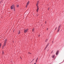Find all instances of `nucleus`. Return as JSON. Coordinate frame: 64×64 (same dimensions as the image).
<instances>
[{
    "label": "nucleus",
    "instance_id": "f257e3e1",
    "mask_svg": "<svg viewBox=\"0 0 64 64\" xmlns=\"http://www.w3.org/2000/svg\"><path fill=\"white\" fill-rule=\"evenodd\" d=\"M7 40H5L4 41V45L2 47V48H4V47H5L6 45V42H7Z\"/></svg>",
    "mask_w": 64,
    "mask_h": 64
},
{
    "label": "nucleus",
    "instance_id": "f03ea898",
    "mask_svg": "<svg viewBox=\"0 0 64 64\" xmlns=\"http://www.w3.org/2000/svg\"><path fill=\"white\" fill-rule=\"evenodd\" d=\"M13 8L14 9L15 8V5H14V4H13L11 6L10 8L11 9H13Z\"/></svg>",
    "mask_w": 64,
    "mask_h": 64
},
{
    "label": "nucleus",
    "instance_id": "7ed1b4c3",
    "mask_svg": "<svg viewBox=\"0 0 64 64\" xmlns=\"http://www.w3.org/2000/svg\"><path fill=\"white\" fill-rule=\"evenodd\" d=\"M61 27V25H60L59 26L58 28V32L59 31H60V28Z\"/></svg>",
    "mask_w": 64,
    "mask_h": 64
},
{
    "label": "nucleus",
    "instance_id": "20e7f679",
    "mask_svg": "<svg viewBox=\"0 0 64 64\" xmlns=\"http://www.w3.org/2000/svg\"><path fill=\"white\" fill-rule=\"evenodd\" d=\"M28 29H27L26 30H25L24 32V33H27V32H28Z\"/></svg>",
    "mask_w": 64,
    "mask_h": 64
},
{
    "label": "nucleus",
    "instance_id": "39448f33",
    "mask_svg": "<svg viewBox=\"0 0 64 64\" xmlns=\"http://www.w3.org/2000/svg\"><path fill=\"white\" fill-rule=\"evenodd\" d=\"M58 53H59V51L58 50L56 52V55H58Z\"/></svg>",
    "mask_w": 64,
    "mask_h": 64
},
{
    "label": "nucleus",
    "instance_id": "423d86ee",
    "mask_svg": "<svg viewBox=\"0 0 64 64\" xmlns=\"http://www.w3.org/2000/svg\"><path fill=\"white\" fill-rule=\"evenodd\" d=\"M39 1H38L37 2V3L36 4V6L38 7V4H39Z\"/></svg>",
    "mask_w": 64,
    "mask_h": 64
},
{
    "label": "nucleus",
    "instance_id": "0eeeda50",
    "mask_svg": "<svg viewBox=\"0 0 64 64\" xmlns=\"http://www.w3.org/2000/svg\"><path fill=\"white\" fill-rule=\"evenodd\" d=\"M39 8L38 6L37 8V10H36L37 12H38V11H39Z\"/></svg>",
    "mask_w": 64,
    "mask_h": 64
},
{
    "label": "nucleus",
    "instance_id": "6e6552de",
    "mask_svg": "<svg viewBox=\"0 0 64 64\" xmlns=\"http://www.w3.org/2000/svg\"><path fill=\"white\" fill-rule=\"evenodd\" d=\"M29 1L26 4V5H28V4H29Z\"/></svg>",
    "mask_w": 64,
    "mask_h": 64
},
{
    "label": "nucleus",
    "instance_id": "1a4fd4ad",
    "mask_svg": "<svg viewBox=\"0 0 64 64\" xmlns=\"http://www.w3.org/2000/svg\"><path fill=\"white\" fill-rule=\"evenodd\" d=\"M55 56V55H52V57L53 58Z\"/></svg>",
    "mask_w": 64,
    "mask_h": 64
},
{
    "label": "nucleus",
    "instance_id": "9d476101",
    "mask_svg": "<svg viewBox=\"0 0 64 64\" xmlns=\"http://www.w3.org/2000/svg\"><path fill=\"white\" fill-rule=\"evenodd\" d=\"M38 58H37L36 60V62H37V60H38Z\"/></svg>",
    "mask_w": 64,
    "mask_h": 64
},
{
    "label": "nucleus",
    "instance_id": "9b49d317",
    "mask_svg": "<svg viewBox=\"0 0 64 64\" xmlns=\"http://www.w3.org/2000/svg\"><path fill=\"white\" fill-rule=\"evenodd\" d=\"M49 43H48V44H47V45L46 46V47H48V45H49Z\"/></svg>",
    "mask_w": 64,
    "mask_h": 64
},
{
    "label": "nucleus",
    "instance_id": "f8f14e48",
    "mask_svg": "<svg viewBox=\"0 0 64 64\" xmlns=\"http://www.w3.org/2000/svg\"><path fill=\"white\" fill-rule=\"evenodd\" d=\"M1 46H2V44H0V48H1Z\"/></svg>",
    "mask_w": 64,
    "mask_h": 64
},
{
    "label": "nucleus",
    "instance_id": "ddd939ff",
    "mask_svg": "<svg viewBox=\"0 0 64 64\" xmlns=\"http://www.w3.org/2000/svg\"><path fill=\"white\" fill-rule=\"evenodd\" d=\"M16 7H19V5H16Z\"/></svg>",
    "mask_w": 64,
    "mask_h": 64
},
{
    "label": "nucleus",
    "instance_id": "4468645a",
    "mask_svg": "<svg viewBox=\"0 0 64 64\" xmlns=\"http://www.w3.org/2000/svg\"><path fill=\"white\" fill-rule=\"evenodd\" d=\"M20 31H19V32H18V34H20Z\"/></svg>",
    "mask_w": 64,
    "mask_h": 64
},
{
    "label": "nucleus",
    "instance_id": "2eb2a0df",
    "mask_svg": "<svg viewBox=\"0 0 64 64\" xmlns=\"http://www.w3.org/2000/svg\"><path fill=\"white\" fill-rule=\"evenodd\" d=\"M34 29H32V32H33V31H34Z\"/></svg>",
    "mask_w": 64,
    "mask_h": 64
},
{
    "label": "nucleus",
    "instance_id": "dca6fc26",
    "mask_svg": "<svg viewBox=\"0 0 64 64\" xmlns=\"http://www.w3.org/2000/svg\"><path fill=\"white\" fill-rule=\"evenodd\" d=\"M47 39H46V42H47Z\"/></svg>",
    "mask_w": 64,
    "mask_h": 64
},
{
    "label": "nucleus",
    "instance_id": "f3484780",
    "mask_svg": "<svg viewBox=\"0 0 64 64\" xmlns=\"http://www.w3.org/2000/svg\"><path fill=\"white\" fill-rule=\"evenodd\" d=\"M2 54H4V52H2Z\"/></svg>",
    "mask_w": 64,
    "mask_h": 64
},
{
    "label": "nucleus",
    "instance_id": "a211bd4d",
    "mask_svg": "<svg viewBox=\"0 0 64 64\" xmlns=\"http://www.w3.org/2000/svg\"><path fill=\"white\" fill-rule=\"evenodd\" d=\"M28 5H27V4H26V7H27V6H28Z\"/></svg>",
    "mask_w": 64,
    "mask_h": 64
},
{
    "label": "nucleus",
    "instance_id": "6ab92c4d",
    "mask_svg": "<svg viewBox=\"0 0 64 64\" xmlns=\"http://www.w3.org/2000/svg\"><path fill=\"white\" fill-rule=\"evenodd\" d=\"M52 52H53V51H52L51 52V53H52Z\"/></svg>",
    "mask_w": 64,
    "mask_h": 64
},
{
    "label": "nucleus",
    "instance_id": "aec40b11",
    "mask_svg": "<svg viewBox=\"0 0 64 64\" xmlns=\"http://www.w3.org/2000/svg\"><path fill=\"white\" fill-rule=\"evenodd\" d=\"M57 27L56 28L55 30H56V29H57Z\"/></svg>",
    "mask_w": 64,
    "mask_h": 64
},
{
    "label": "nucleus",
    "instance_id": "412c9836",
    "mask_svg": "<svg viewBox=\"0 0 64 64\" xmlns=\"http://www.w3.org/2000/svg\"><path fill=\"white\" fill-rule=\"evenodd\" d=\"M49 10V8H48V10Z\"/></svg>",
    "mask_w": 64,
    "mask_h": 64
},
{
    "label": "nucleus",
    "instance_id": "4be33fe9",
    "mask_svg": "<svg viewBox=\"0 0 64 64\" xmlns=\"http://www.w3.org/2000/svg\"><path fill=\"white\" fill-rule=\"evenodd\" d=\"M46 48H47V47L46 46V47L45 48V49Z\"/></svg>",
    "mask_w": 64,
    "mask_h": 64
},
{
    "label": "nucleus",
    "instance_id": "5701e85b",
    "mask_svg": "<svg viewBox=\"0 0 64 64\" xmlns=\"http://www.w3.org/2000/svg\"><path fill=\"white\" fill-rule=\"evenodd\" d=\"M48 28H47V30H48Z\"/></svg>",
    "mask_w": 64,
    "mask_h": 64
},
{
    "label": "nucleus",
    "instance_id": "b1692460",
    "mask_svg": "<svg viewBox=\"0 0 64 64\" xmlns=\"http://www.w3.org/2000/svg\"><path fill=\"white\" fill-rule=\"evenodd\" d=\"M1 2H0V3H1Z\"/></svg>",
    "mask_w": 64,
    "mask_h": 64
},
{
    "label": "nucleus",
    "instance_id": "393cba45",
    "mask_svg": "<svg viewBox=\"0 0 64 64\" xmlns=\"http://www.w3.org/2000/svg\"><path fill=\"white\" fill-rule=\"evenodd\" d=\"M28 54H30V52H28Z\"/></svg>",
    "mask_w": 64,
    "mask_h": 64
},
{
    "label": "nucleus",
    "instance_id": "a878e982",
    "mask_svg": "<svg viewBox=\"0 0 64 64\" xmlns=\"http://www.w3.org/2000/svg\"><path fill=\"white\" fill-rule=\"evenodd\" d=\"M12 42H14V41H12Z\"/></svg>",
    "mask_w": 64,
    "mask_h": 64
},
{
    "label": "nucleus",
    "instance_id": "bb28decb",
    "mask_svg": "<svg viewBox=\"0 0 64 64\" xmlns=\"http://www.w3.org/2000/svg\"><path fill=\"white\" fill-rule=\"evenodd\" d=\"M30 54H31V53H30Z\"/></svg>",
    "mask_w": 64,
    "mask_h": 64
},
{
    "label": "nucleus",
    "instance_id": "cd10ccee",
    "mask_svg": "<svg viewBox=\"0 0 64 64\" xmlns=\"http://www.w3.org/2000/svg\"><path fill=\"white\" fill-rule=\"evenodd\" d=\"M34 60V59L32 61H33V60Z\"/></svg>",
    "mask_w": 64,
    "mask_h": 64
}]
</instances>
